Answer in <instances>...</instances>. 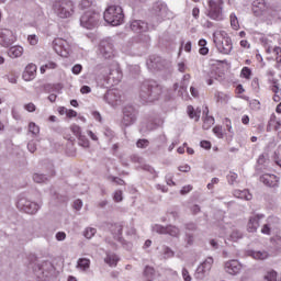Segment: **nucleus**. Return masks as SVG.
Returning a JSON list of instances; mask_svg holds the SVG:
<instances>
[{
    "instance_id": "obj_1",
    "label": "nucleus",
    "mask_w": 281,
    "mask_h": 281,
    "mask_svg": "<svg viewBox=\"0 0 281 281\" xmlns=\"http://www.w3.org/2000/svg\"><path fill=\"white\" fill-rule=\"evenodd\" d=\"M164 88L155 80H145L139 88V98L144 102H155L159 100Z\"/></svg>"
},
{
    "instance_id": "obj_2",
    "label": "nucleus",
    "mask_w": 281,
    "mask_h": 281,
    "mask_svg": "<svg viewBox=\"0 0 281 281\" xmlns=\"http://www.w3.org/2000/svg\"><path fill=\"white\" fill-rule=\"evenodd\" d=\"M53 12L59 19H70L76 12V5L71 0H55L53 2Z\"/></svg>"
},
{
    "instance_id": "obj_3",
    "label": "nucleus",
    "mask_w": 281,
    "mask_h": 281,
    "mask_svg": "<svg viewBox=\"0 0 281 281\" xmlns=\"http://www.w3.org/2000/svg\"><path fill=\"white\" fill-rule=\"evenodd\" d=\"M213 43L220 54L229 55L234 49V44L232 43V37H229L225 31H222L213 35Z\"/></svg>"
},
{
    "instance_id": "obj_4",
    "label": "nucleus",
    "mask_w": 281,
    "mask_h": 281,
    "mask_svg": "<svg viewBox=\"0 0 281 281\" xmlns=\"http://www.w3.org/2000/svg\"><path fill=\"white\" fill-rule=\"evenodd\" d=\"M103 19L110 25L117 26L124 23V10L120 5H110L103 13Z\"/></svg>"
},
{
    "instance_id": "obj_5",
    "label": "nucleus",
    "mask_w": 281,
    "mask_h": 281,
    "mask_svg": "<svg viewBox=\"0 0 281 281\" xmlns=\"http://www.w3.org/2000/svg\"><path fill=\"white\" fill-rule=\"evenodd\" d=\"M98 23H100V14L95 11H87L80 18V25L86 27V30H93V27H98Z\"/></svg>"
},
{
    "instance_id": "obj_6",
    "label": "nucleus",
    "mask_w": 281,
    "mask_h": 281,
    "mask_svg": "<svg viewBox=\"0 0 281 281\" xmlns=\"http://www.w3.org/2000/svg\"><path fill=\"white\" fill-rule=\"evenodd\" d=\"M223 0H209L207 16L213 21H223Z\"/></svg>"
},
{
    "instance_id": "obj_7",
    "label": "nucleus",
    "mask_w": 281,
    "mask_h": 281,
    "mask_svg": "<svg viewBox=\"0 0 281 281\" xmlns=\"http://www.w3.org/2000/svg\"><path fill=\"white\" fill-rule=\"evenodd\" d=\"M18 210L25 212V214H36L41 210V205L36 202H32L26 198H20L16 203Z\"/></svg>"
},
{
    "instance_id": "obj_8",
    "label": "nucleus",
    "mask_w": 281,
    "mask_h": 281,
    "mask_svg": "<svg viewBox=\"0 0 281 281\" xmlns=\"http://www.w3.org/2000/svg\"><path fill=\"white\" fill-rule=\"evenodd\" d=\"M103 76L106 78L108 82H112L117 85L122 80V70L117 64L112 65L111 67L103 68Z\"/></svg>"
},
{
    "instance_id": "obj_9",
    "label": "nucleus",
    "mask_w": 281,
    "mask_h": 281,
    "mask_svg": "<svg viewBox=\"0 0 281 281\" xmlns=\"http://www.w3.org/2000/svg\"><path fill=\"white\" fill-rule=\"evenodd\" d=\"M99 55L102 56V58H105V60H108L109 58H113V56H115V48L111 40H102L100 42Z\"/></svg>"
},
{
    "instance_id": "obj_10",
    "label": "nucleus",
    "mask_w": 281,
    "mask_h": 281,
    "mask_svg": "<svg viewBox=\"0 0 281 281\" xmlns=\"http://www.w3.org/2000/svg\"><path fill=\"white\" fill-rule=\"evenodd\" d=\"M153 15L157 16L158 21L170 19L172 13L168 10V5L164 2H156L153 7Z\"/></svg>"
},
{
    "instance_id": "obj_11",
    "label": "nucleus",
    "mask_w": 281,
    "mask_h": 281,
    "mask_svg": "<svg viewBox=\"0 0 281 281\" xmlns=\"http://www.w3.org/2000/svg\"><path fill=\"white\" fill-rule=\"evenodd\" d=\"M135 122H137V111L133 105H126L123 109V126H133Z\"/></svg>"
},
{
    "instance_id": "obj_12",
    "label": "nucleus",
    "mask_w": 281,
    "mask_h": 281,
    "mask_svg": "<svg viewBox=\"0 0 281 281\" xmlns=\"http://www.w3.org/2000/svg\"><path fill=\"white\" fill-rule=\"evenodd\" d=\"M154 232L157 234H168L169 236H173V238H179L181 235V231L177 226H162V225H155Z\"/></svg>"
},
{
    "instance_id": "obj_13",
    "label": "nucleus",
    "mask_w": 281,
    "mask_h": 281,
    "mask_svg": "<svg viewBox=\"0 0 281 281\" xmlns=\"http://www.w3.org/2000/svg\"><path fill=\"white\" fill-rule=\"evenodd\" d=\"M212 265H214V259L212 257L206 258L203 263H201L195 272V278L203 279L205 277V273L210 272L212 269Z\"/></svg>"
},
{
    "instance_id": "obj_14",
    "label": "nucleus",
    "mask_w": 281,
    "mask_h": 281,
    "mask_svg": "<svg viewBox=\"0 0 281 281\" xmlns=\"http://www.w3.org/2000/svg\"><path fill=\"white\" fill-rule=\"evenodd\" d=\"M103 98L111 106L122 104V94H120V91L117 90H109Z\"/></svg>"
},
{
    "instance_id": "obj_15",
    "label": "nucleus",
    "mask_w": 281,
    "mask_h": 281,
    "mask_svg": "<svg viewBox=\"0 0 281 281\" xmlns=\"http://www.w3.org/2000/svg\"><path fill=\"white\" fill-rule=\"evenodd\" d=\"M259 181L267 186V188H279L280 187V178L276 175L263 173L260 176Z\"/></svg>"
},
{
    "instance_id": "obj_16",
    "label": "nucleus",
    "mask_w": 281,
    "mask_h": 281,
    "mask_svg": "<svg viewBox=\"0 0 281 281\" xmlns=\"http://www.w3.org/2000/svg\"><path fill=\"white\" fill-rule=\"evenodd\" d=\"M53 49L56 52V54L63 56V52L69 50V43L63 38H55L53 41Z\"/></svg>"
},
{
    "instance_id": "obj_17",
    "label": "nucleus",
    "mask_w": 281,
    "mask_h": 281,
    "mask_svg": "<svg viewBox=\"0 0 281 281\" xmlns=\"http://www.w3.org/2000/svg\"><path fill=\"white\" fill-rule=\"evenodd\" d=\"M241 269L243 266L240 265V262H238V260H231L225 263V271L231 276H236L237 273H240Z\"/></svg>"
},
{
    "instance_id": "obj_18",
    "label": "nucleus",
    "mask_w": 281,
    "mask_h": 281,
    "mask_svg": "<svg viewBox=\"0 0 281 281\" xmlns=\"http://www.w3.org/2000/svg\"><path fill=\"white\" fill-rule=\"evenodd\" d=\"M131 30L132 32H136V34H144V32L148 31V23L142 20H134L131 23Z\"/></svg>"
},
{
    "instance_id": "obj_19",
    "label": "nucleus",
    "mask_w": 281,
    "mask_h": 281,
    "mask_svg": "<svg viewBox=\"0 0 281 281\" xmlns=\"http://www.w3.org/2000/svg\"><path fill=\"white\" fill-rule=\"evenodd\" d=\"M14 41V35L11 30L0 29V43L4 45H11Z\"/></svg>"
},
{
    "instance_id": "obj_20",
    "label": "nucleus",
    "mask_w": 281,
    "mask_h": 281,
    "mask_svg": "<svg viewBox=\"0 0 281 281\" xmlns=\"http://www.w3.org/2000/svg\"><path fill=\"white\" fill-rule=\"evenodd\" d=\"M147 65L151 69L161 70L164 67H166V60H164L161 57L151 56Z\"/></svg>"
},
{
    "instance_id": "obj_21",
    "label": "nucleus",
    "mask_w": 281,
    "mask_h": 281,
    "mask_svg": "<svg viewBox=\"0 0 281 281\" xmlns=\"http://www.w3.org/2000/svg\"><path fill=\"white\" fill-rule=\"evenodd\" d=\"M260 218H265V215H256L249 218L247 231L251 234L258 232V227H260Z\"/></svg>"
},
{
    "instance_id": "obj_22",
    "label": "nucleus",
    "mask_w": 281,
    "mask_h": 281,
    "mask_svg": "<svg viewBox=\"0 0 281 281\" xmlns=\"http://www.w3.org/2000/svg\"><path fill=\"white\" fill-rule=\"evenodd\" d=\"M248 256L254 258V260H267L269 252L267 250H248Z\"/></svg>"
},
{
    "instance_id": "obj_23",
    "label": "nucleus",
    "mask_w": 281,
    "mask_h": 281,
    "mask_svg": "<svg viewBox=\"0 0 281 281\" xmlns=\"http://www.w3.org/2000/svg\"><path fill=\"white\" fill-rule=\"evenodd\" d=\"M122 224H115L112 226L111 232L115 238V240H119L122 245H124V238H122Z\"/></svg>"
},
{
    "instance_id": "obj_24",
    "label": "nucleus",
    "mask_w": 281,
    "mask_h": 281,
    "mask_svg": "<svg viewBox=\"0 0 281 281\" xmlns=\"http://www.w3.org/2000/svg\"><path fill=\"white\" fill-rule=\"evenodd\" d=\"M34 76H36V65L30 64L25 68L23 78L24 80H33Z\"/></svg>"
},
{
    "instance_id": "obj_25",
    "label": "nucleus",
    "mask_w": 281,
    "mask_h": 281,
    "mask_svg": "<svg viewBox=\"0 0 281 281\" xmlns=\"http://www.w3.org/2000/svg\"><path fill=\"white\" fill-rule=\"evenodd\" d=\"M104 262L109 265V267H117V262H120V257H117V255L113 252H106Z\"/></svg>"
},
{
    "instance_id": "obj_26",
    "label": "nucleus",
    "mask_w": 281,
    "mask_h": 281,
    "mask_svg": "<svg viewBox=\"0 0 281 281\" xmlns=\"http://www.w3.org/2000/svg\"><path fill=\"white\" fill-rule=\"evenodd\" d=\"M252 10L256 14H260L267 10V3L265 0H256L252 2Z\"/></svg>"
},
{
    "instance_id": "obj_27",
    "label": "nucleus",
    "mask_w": 281,
    "mask_h": 281,
    "mask_svg": "<svg viewBox=\"0 0 281 281\" xmlns=\"http://www.w3.org/2000/svg\"><path fill=\"white\" fill-rule=\"evenodd\" d=\"M8 56L10 58H21L23 56V47L22 46H12L8 50Z\"/></svg>"
},
{
    "instance_id": "obj_28",
    "label": "nucleus",
    "mask_w": 281,
    "mask_h": 281,
    "mask_svg": "<svg viewBox=\"0 0 281 281\" xmlns=\"http://www.w3.org/2000/svg\"><path fill=\"white\" fill-rule=\"evenodd\" d=\"M257 167H256V172L257 175H260L265 168H267V156L265 154H261L257 160Z\"/></svg>"
},
{
    "instance_id": "obj_29",
    "label": "nucleus",
    "mask_w": 281,
    "mask_h": 281,
    "mask_svg": "<svg viewBox=\"0 0 281 281\" xmlns=\"http://www.w3.org/2000/svg\"><path fill=\"white\" fill-rule=\"evenodd\" d=\"M188 115L191 120H195V122H199L201 117V110L194 111V106L189 105L188 106Z\"/></svg>"
},
{
    "instance_id": "obj_30",
    "label": "nucleus",
    "mask_w": 281,
    "mask_h": 281,
    "mask_svg": "<svg viewBox=\"0 0 281 281\" xmlns=\"http://www.w3.org/2000/svg\"><path fill=\"white\" fill-rule=\"evenodd\" d=\"M144 278H145L146 281L155 280V268L149 267V266L145 267Z\"/></svg>"
},
{
    "instance_id": "obj_31",
    "label": "nucleus",
    "mask_w": 281,
    "mask_h": 281,
    "mask_svg": "<svg viewBox=\"0 0 281 281\" xmlns=\"http://www.w3.org/2000/svg\"><path fill=\"white\" fill-rule=\"evenodd\" d=\"M79 269H82L83 271H87V269H89V267H91V260L87 259V258H80L77 262Z\"/></svg>"
},
{
    "instance_id": "obj_32",
    "label": "nucleus",
    "mask_w": 281,
    "mask_h": 281,
    "mask_svg": "<svg viewBox=\"0 0 281 281\" xmlns=\"http://www.w3.org/2000/svg\"><path fill=\"white\" fill-rule=\"evenodd\" d=\"M136 43H143L144 45H148L150 43V35L147 34H139L135 37Z\"/></svg>"
},
{
    "instance_id": "obj_33",
    "label": "nucleus",
    "mask_w": 281,
    "mask_h": 281,
    "mask_svg": "<svg viewBox=\"0 0 281 281\" xmlns=\"http://www.w3.org/2000/svg\"><path fill=\"white\" fill-rule=\"evenodd\" d=\"M184 243L186 247H192V245H194V234L186 233Z\"/></svg>"
},
{
    "instance_id": "obj_34",
    "label": "nucleus",
    "mask_w": 281,
    "mask_h": 281,
    "mask_svg": "<svg viewBox=\"0 0 281 281\" xmlns=\"http://www.w3.org/2000/svg\"><path fill=\"white\" fill-rule=\"evenodd\" d=\"M33 181L35 183H45V181H47V176H45L43 173H34Z\"/></svg>"
},
{
    "instance_id": "obj_35",
    "label": "nucleus",
    "mask_w": 281,
    "mask_h": 281,
    "mask_svg": "<svg viewBox=\"0 0 281 281\" xmlns=\"http://www.w3.org/2000/svg\"><path fill=\"white\" fill-rule=\"evenodd\" d=\"M95 232H97V229L93 227L86 228V231L83 232V236H85V238L90 240V238L95 236Z\"/></svg>"
},
{
    "instance_id": "obj_36",
    "label": "nucleus",
    "mask_w": 281,
    "mask_h": 281,
    "mask_svg": "<svg viewBox=\"0 0 281 281\" xmlns=\"http://www.w3.org/2000/svg\"><path fill=\"white\" fill-rule=\"evenodd\" d=\"M93 5V0H81L79 2V9L80 10H87Z\"/></svg>"
},
{
    "instance_id": "obj_37",
    "label": "nucleus",
    "mask_w": 281,
    "mask_h": 281,
    "mask_svg": "<svg viewBox=\"0 0 281 281\" xmlns=\"http://www.w3.org/2000/svg\"><path fill=\"white\" fill-rule=\"evenodd\" d=\"M231 25L233 30H238V27H240V24L238 23V18L235 13L231 14Z\"/></svg>"
},
{
    "instance_id": "obj_38",
    "label": "nucleus",
    "mask_w": 281,
    "mask_h": 281,
    "mask_svg": "<svg viewBox=\"0 0 281 281\" xmlns=\"http://www.w3.org/2000/svg\"><path fill=\"white\" fill-rule=\"evenodd\" d=\"M29 131L30 133H32V135H38L41 133V127H38V125H36L35 123H30Z\"/></svg>"
},
{
    "instance_id": "obj_39",
    "label": "nucleus",
    "mask_w": 281,
    "mask_h": 281,
    "mask_svg": "<svg viewBox=\"0 0 281 281\" xmlns=\"http://www.w3.org/2000/svg\"><path fill=\"white\" fill-rule=\"evenodd\" d=\"M265 280H267V281H278V272H276L274 270L268 272L265 276Z\"/></svg>"
},
{
    "instance_id": "obj_40",
    "label": "nucleus",
    "mask_w": 281,
    "mask_h": 281,
    "mask_svg": "<svg viewBox=\"0 0 281 281\" xmlns=\"http://www.w3.org/2000/svg\"><path fill=\"white\" fill-rule=\"evenodd\" d=\"M229 237L233 243H237V240H240V238H243V234L240 233V231H233Z\"/></svg>"
},
{
    "instance_id": "obj_41",
    "label": "nucleus",
    "mask_w": 281,
    "mask_h": 281,
    "mask_svg": "<svg viewBox=\"0 0 281 281\" xmlns=\"http://www.w3.org/2000/svg\"><path fill=\"white\" fill-rule=\"evenodd\" d=\"M57 65L54 61H49L40 68L41 74H45L46 69H56Z\"/></svg>"
},
{
    "instance_id": "obj_42",
    "label": "nucleus",
    "mask_w": 281,
    "mask_h": 281,
    "mask_svg": "<svg viewBox=\"0 0 281 281\" xmlns=\"http://www.w3.org/2000/svg\"><path fill=\"white\" fill-rule=\"evenodd\" d=\"M214 124V116H205L203 128L207 130Z\"/></svg>"
},
{
    "instance_id": "obj_43",
    "label": "nucleus",
    "mask_w": 281,
    "mask_h": 281,
    "mask_svg": "<svg viewBox=\"0 0 281 281\" xmlns=\"http://www.w3.org/2000/svg\"><path fill=\"white\" fill-rule=\"evenodd\" d=\"M79 139V146H82V148H89V139L85 137L83 135L78 137Z\"/></svg>"
},
{
    "instance_id": "obj_44",
    "label": "nucleus",
    "mask_w": 281,
    "mask_h": 281,
    "mask_svg": "<svg viewBox=\"0 0 281 281\" xmlns=\"http://www.w3.org/2000/svg\"><path fill=\"white\" fill-rule=\"evenodd\" d=\"M162 254L165 256V258H172V256H175V251H172V249H170V247L165 246L162 248Z\"/></svg>"
},
{
    "instance_id": "obj_45",
    "label": "nucleus",
    "mask_w": 281,
    "mask_h": 281,
    "mask_svg": "<svg viewBox=\"0 0 281 281\" xmlns=\"http://www.w3.org/2000/svg\"><path fill=\"white\" fill-rule=\"evenodd\" d=\"M213 133L214 135H216V137H218V139H223L224 135H223V127L222 126H215L213 128Z\"/></svg>"
},
{
    "instance_id": "obj_46",
    "label": "nucleus",
    "mask_w": 281,
    "mask_h": 281,
    "mask_svg": "<svg viewBox=\"0 0 281 281\" xmlns=\"http://www.w3.org/2000/svg\"><path fill=\"white\" fill-rule=\"evenodd\" d=\"M241 76L243 78H246V80H249V78H251V69L249 67H244L241 69Z\"/></svg>"
},
{
    "instance_id": "obj_47",
    "label": "nucleus",
    "mask_w": 281,
    "mask_h": 281,
    "mask_svg": "<svg viewBox=\"0 0 281 281\" xmlns=\"http://www.w3.org/2000/svg\"><path fill=\"white\" fill-rule=\"evenodd\" d=\"M261 234L266 236H271V223L265 224L261 228Z\"/></svg>"
},
{
    "instance_id": "obj_48",
    "label": "nucleus",
    "mask_w": 281,
    "mask_h": 281,
    "mask_svg": "<svg viewBox=\"0 0 281 281\" xmlns=\"http://www.w3.org/2000/svg\"><path fill=\"white\" fill-rule=\"evenodd\" d=\"M216 102H227V95L223 92H215Z\"/></svg>"
},
{
    "instance_id": "obj_49",
    "label": "nucleus",
    "mask_w": 281,
    "mask_h": 281,
    "mask_svg": "<svg viewBox=\"0 0 281 281\" xmlns=\"http://www.w3.org/2000/svg\"><path fill=\"white\" fill-rule=\"evenodd\" d=\"M70 131L74 133V135H76V137L82 136L80 126H78V125H71Z\"/></svg>"
},
{
    "instance_id": "obj_50",
    "label": "nucleus",
    "mask_w": 281,
    "mask_h": 281,
    "mask_svg": "<svg viewBox=\"0 0 281 281\" xmlns=\"http://www.w3.org/2000/svg\"><path fill=\"white\" fill-rule=\"evenodd\" d=\"M236 179H238V175L234 173V172H231L228 176H227V181L231 186H234V183H236Z\"/></svg>"
},
{
    "instance_id": "obj_51",
    "label": "nucleus",
    "mask_w": 281,
    "mask_h": 281,
    "mask_svg": "<svg viewBox=\"0 0 281 281\" xmlns=\"http://www.w3.org/2000/svg\"><path fill=\"white\" fill-rule=\"evenodd\" d=\"M148 139H139L136 143L137 148H148Z\"/></svg>"
},
{
    "instance_id": "obj_52",
    "label": "nucleus",
    "mask_w": 281,
    "mask_h": 281,
    "mask_svg": "<svg viewBox=\"0 0 281 281\" xmlns=\"http://www.w3.org/2000/svg\"><path fill=\"white\" fill-rule=\"evenodd\" d=\"M272 52H273V54L276 55V60H277V63H280V60H281V47H274L273 49H272Z\"/></svg>"
},
{
    "instance_id": "obj_53",
    "label": "nucleus",
    "mask_w": 281,
    "mask_h": 281,
    "mask_svg": "<svg viewBox=\"0 0 281 281\" xmlns=\"http://www.w3.org/2000/svg\"><path fill=\"white\" fill-rule=\"evenodd\" d=\"M113 199H114V201H115L116 203L122 202L123 199H124V198L122 196V191H121V190L115 191V192H114V195H113Z\"/></svg>"
},
{
    "instance_id": "obj_54",
    "label": "nucleus",
    "mask_w": 281,
    "mask_h": 281,
    "mask_svg": "<svg viewBox=\"0 0 281 281\" xmlns=\"http://www.w3.org/2000/svg\"><path fill=\"white\" fill-rule=\"evenodd\" d=\"M30 153H36V140H30L27 144Z\"/></svg>"
},
{
    "instance_id": "obj_55",
    "label": "nucleus",
    "mask_w": 281,
    "mask_h": 281,
    "mask_svg": "<svg viewBox=\"0 0 281 281\" xmlns=\"http://www.w3.org/2000/svg\"><path fill=\"white\" fill-rule=\"evenodd\" d=\"M130 71L133 76H139L140 68L137 65L131 66Z\"/></svg>"
},
{
    "instance_id": "obj_56",
    "label": "nucleus",
    "mask_w": 281,
    "mask_h": 281,
    "mask_svg": "<svg viewBox=\"0 0 281 281\" xmlns=\"http://www.w3.org/2000/svg\"><path fill=\"white\" fill-rule=\"evenodd\" d=\"M56 240L63 241L67 238V234L65 232H58L55 235Z\"/></svg>"
},
{
    "instance_id": "obj_57",
    "label": "nucleus",
    "mask_w": 281,
    "mask_h": 281,
    "mask_svg": "<svg viewBox=\"0 0 281 281\" xmlns=\"http://www.w3.org/2000/svg\"><path fill=\"white\" fill-rule=\"evenodd\" d=\"M182 277L184 281H192V277H190V272L186 268L182 269Z\"/></svg>"
},
{
    "instance_id": "obj_58",
    "label": "nucleus",
    "mask_w": 281,
    "mask_h": 281,
    "mask_svg": "<svg viewBox=\"0 0 281 281\" xmlns=\"http://www.w3.org/2000/svg\"><path fill=\"white\" fill-rule=\"evenodd\" d=\"M201 148H204L205 150H210L212 148V143L210 140H202L200 143Z\"/></svg>"
},
{
    "instance_id": "obj_59",
    "label": "nucleus",
    "mask_w": 281,
    "mask_h": 281,
    "mask_svg": "<svg viewBox=\"0 0 281 281\" xmlns=\"http://www.w3.org/2000/svg\"><path fill=\"white\" fill-rule=\"evenodd\" d=\"M81 71H82V65L77 64L72 67V74H75V76H78Z\"/></svg>"
},
{
    "instance_id": "obj_60",
    "label": "nucleus",
    "mask_w": 281,
    "mask_h": 281,
    "mask_svg": "<svg viewBox=\"0 0 281 281\" xmlns=\"http://www.w3.org/2000/svg\"><path fill=\"white\" fill-rule=\"evenodd\" d=\"M27 41L30 45H36V43H38V37H36V35H29Z\"/></svg>"
},
{
    "instance_id": "obj_61",
    "label": "nucleus",
    "mask_w": 281,
    "mask_h": 281,
    "mask_svg": "<svg viewBox=\"0 0 281 281\" xmlns=\"http://www.w3.org/2000/svg\"><path fill=\"white\" fill-rule=\"evenodd\" d=\"M112 181H113V183H116V186H125L126 184V182L123 179L117 178V177H112Z\"/></svg>"
},
{
    "instance_id": "obj_62",
    "label": "nucleus",
    "mask_w": 281,
    "mask_h": 281,
    "mask_svg": "<svg viewBox=\"0 0 281 281\" xmlns=\"http://www.w3.org/2000/svg\"><path fill=\"white\" fill-rule=\"evenodd\" d=\"M184 227L189 232H196V224H194V223H188V224L184 225Z\"/></svg>"
},
{
    "instance_id": "obj_63",
    "label": "nucleus",
    "mask_w": 281,
    "mask_h": 281,
    "mask_svg": "<svg viewBox=\"0 0 281 281\" xmlns=\"http://www.w3.org/2000/svg\"><path fill=\"white\" fill-rule=\"evenodd\" d=\"M178 170H179L180 172H190V170H192V168L190 167V165H184V166H180V167L178 168Z\"/></svg>"
},
{
    "instance_id": "obj_64",
    "label": "nucleus",
    "mask_w": 281,
    "mask_h": 281,
    "mask_svg": "<svg viewBox=\"0 0 281 281\" xmlns=\"http://www.w3.org/2000/svg\"><path fill=\"white\" fill-rule=\"evenodd\" d=\"M192 186H186L181 189L180 194H188V192H191Z\"/></svg>"
}]
</instances>
